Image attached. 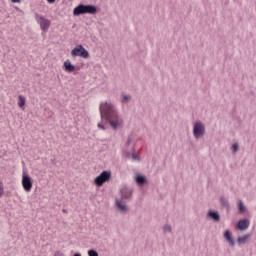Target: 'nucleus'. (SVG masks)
Wrapping results in <instances>:
<instances>
[{
    "label": "nucleus",
    "instance_id": "1",
    "mask_svg": "<svg viewBox=\"0 0 256 256\" xmlns=\"http://www.w3.org/2000/svg\"><path fill=\"white\" fill-rule=\"evenodd\" d=\"M102 121H105L114 131L123 127V117L117 111L113 102L101 103L99 107Z\"/></svg>",
    "mask_w": 256,
    "mask_h": 256
},
{
    "label": "nucleus",
    "instance_id": "2",
    "mask_svg": "<svg viewBox=\"0 0 256 256\" xmlns=\"http://www.w3.org/2000/svg\"><path fill=\"white\" fill-rule=\"evenodd\" d=\"M194 139H203L205 137V124L201 122L200 120L196 121L193 124V130H192Z\"/></svg>",
    "mask_w": 256,
    "mask_h": 256
},
{
    "label": "nucleus",
    "instance_id": "3",
    "mask_svg": "<svg viewBox=\"0 0 256 256\" xmlns=\"http://www.w3.org/2000/svg\"><path fill=\"white\" fill-rule=\"evenodd\" d=\"M110 179H111V172L104 170L100 173V175H98L95 178L94 183L95 185H97V187H103V184L109 183Z\"/></svg>",
    "mask_w": 256,
    "mask_h": 256
},
{
    "label": "nucleus",
    "instance_id": "4",
    "mask_svg": "<svg viewBox=\"0 0 256 256\" xmlns=\"http://www.w3.org/2000/svg\"><path fill=\"white\" fill-rule=\"evenodd\" d=\"M36 23L40 25L41 31H49V27H51V20L44 18L43 15L35 14Z\"/></svg>",
    "mask_w": 256,
    "mask_h": 256
},
{
    "label": "nucleus",
    "instance_id": "5",
    "mask_svg": "<svg viewBox=\"0 0 256 256\" xmlns=\"http://www.w3.org/2000/svg\"><path fill=\"white\" fill-rule=\"evenodd\" d=\"M72 57H82V59H89V51L83 47V45L76 46L71 51Z\"/></svg>",
    "mask_w": 256,
    "mask_h": 256
},
{
    "label": "nucleus",
    "instance_id": "6",
    "mask_svg": "<svg viewBox=\"0 0 256 256\" xmlns=\"http://www.w3.org/2000/svg\"><path fill=\"white\" fill-rule=\"evenodd\" d=\"M22 187L27 192L31 191L33 189V180L31 179V176L24 174L22 177Z\"/></svg>",
    "mask_w": 256,
    "mask_h": 256
},
{
    "label": "nucleus",
    "instance_id": "7",
    "mask_svg": "<svg viewBox=\"0 0 256 256\" xmlns=\"http://www.w3.org/2000/svg\"><path fill=\"white\" fill-rule=\"evenodd\" d=\"M120 195H121L120 199H122L123 201H131V197H133V189L123 187L120 190Z\"/></svg>",
    "mask_w": 256,
    "mask_h": 256
},
{
    "label": "nucleus",
    "instance_id": "8",
    "mask_svg": "<svg viewBox=\"0 0 256 256\" xmlns=\"http://www.w3.org/2000/svg\"><path fill=\"white\" fill-rule=\"evenodd\" d=\"M116 207L120 213H127V211H129V206L123 198H118V200H116Z\"/></svg>",
    "mask_w": 256,
    "mask_h": 256
},
{
    "label": "nucleus",
    "instance_id": "9",
    "mask_svg": "<svg viewBox=\"0 0 256 256\" xmlns=\"http://www.w3.org/2000/svg\"><path fill=\"white\" fill-rule=\"evenodd\" d=\"M207 217H209V219H212V221H214L215 223H219V221H221V214H219V211L217 210L208 211Z\"/></svg>",
    "mask_w": 256,
    "mask_h": 256
},
{
    "label": "nucleus",
    "instance_id": "10",
    "mask_svg": "<svg viewBox=\"0 0 256 256\" xmlns=\"http://www.w3.org/2000/svg\"><path fill=\"white\" fill-rule=\"evenodd\" d=\"M95 15L97 14V6L91 4H84V15Z\"/></svg>",
    "mask_w": 256,
    "mask_h": 256
},
{
    "label": "nucleus",
    "instance_id": "11",
    "mask_svg": "<svg viewBox=\"0 0 256 256\" xmlns=\"http://www.w3.org/2000/svg\"><path fill=\"white\" fill-rule=\"evenodd\" d=\"M249 225H251L249 219H241L238 221L237 227L239 231H247V229H249Z\"/></svg>",
    "mask_w": 256,
    "mask_h": 256
},
{
    "label": "nucleus",
    "instance_id": "12",
    "mask_svg": "<svg viewBox=\"0 0 256 256\" xmlns=\"http://www.w3.org/2000/svg\"><path fill=\"white\" fill-rule=\"evenodd\" d=\"M224 239L227 241L230 247H235V240L233 239V234L231 233V231L226 230L224 232Z\"/></svg>",
    "mask_w": 256,
    "mask_h": 256
},
{
    "label": "nucleus",
    "instance_id": "13",
    "mask_svg": "<svg viewBox=\"0 0 256 256\" xmlns=\"http://www.w3.org/2000/svg\"><path fill=\"white\" fill-rule=\"evenodd\" d=\"M73 15L79 17V15H85V4H79L73 10Z\"/></svg>",
    "mask_w": 256,
    "mask_h": 256
},
{
    "label": "nucleus",
    "instance_id": "14",
    "mask_svg": "<svg viewBox=\"0 0 256 256\" xmlns=\"http://www.w3.org/2000/svg\"><path fill=\"white\" fill-rule=\"evenodd\" d=\"M219 201H220V205L222 207H224L225 209H227V211L231 210V205L229 204V200H227V198H225V196H221L219 198Z\"/></svg>",
    "mask_w": 256,
    "mask_h": 256
},
{
    "label": "nucleus",
    "instance_id": "15",
    "mask_svg": "<svg viewBox=\"0 0 256 256\" xmlns=\"http://www.w3.org/2000/svg\"><path fill=\"white\" fill-rule=\"evenodd\" d=\"M64 69L66 73H73L75 71V65H72L70 60H66L64 62Z\"/></svg>",
    "mask_w": 256,
    "mask_h": 256
},
{
    "label": "nucleus",
    "instance_id": "16",
    "mask_svg": "<svg viewBox=\"0 0 256 256\" xmlns=\"http://www.w3.org/2000/svg\"><path fill=\"white\" fill-rule=\"evenodd\" d=\"M249 234H245L242 237H238L237 238V243L238 245H245V243H247V241L249 240Z\"/></svg>",
    "mask_w": 256,
    "mask_h": 256
},
{
    "label": "nucleus",
    "instance_id": "17",
    "mask_svg": "<svg viewBox=\"0 0 256 256\" xmlns=\"http://www.w3.org/2000/svg\"><path fill=\"white\" fill-rule=\"evenodd\" d=\"M247 211V208L245 207V203H243V200L238 201V212L240 215H243Z\"/></svg>",
    "mask_w": 256,
    "mask_h": 256
},
{
    "label": "nucleus",
    "instance_id": "18",
    "mask_svg": "<svg viewBox=\"0 0 256 256\" xmlns=\"http://www.w3.org/2000/svg\"><path fill=\"white\" fill-rule=\"evenodd\" d=\"M136 183L138 185H145V183H147V177H145L143 175L136 176Z\"/></svg>",
    "mask_w": 256,
    "mask_h": 256
},
{
    "label": "nucleus",
    "instance_id": "19",
    "mask_svg": "<svg viewBox=\"0 0 256 256\" xmlns=\"http://www.w3.org/2000/svg\"><path fill=\"white\" fill-rule=\"evenodd\" d=\"M18 99H19L18 107H20V109H23L25 107V103H26L25 97L23 95H19Z\"/></svg>",
    "mask_w": 256,
    "mask_h": 256
},
{
    "label": "nucleus",
    "instance_id": "20",
    "mask_svg": "<svg viewBox=\"0 0 256 256\" xmlns=\"http://www.w3.org/2000/svg\"><path fill=\"white\" fill-rule=\"evenodd\" d=\"M130 101H131V95L125 94L122 96L121 103H123V105H127V103H129Z\"/></svg>",
    "mask_w": 256,
    "mask_h": 256
},
{
    "label": "nucleus",
    "instance_id": "21",
    "mask_svg": "<svg viewBox=\"0 0 256 256\" xmlns=\"http://www.w3.org/2000/svg\"><path fill=\"white\" fill-rule=\"evenodd\" d=\"M171 231H173V228L171 227V225L165 224L163 226V233H171Z\"/></svg>",
    "mask_w": 256,
    "mask_h": 256
},
{
    "label": "nucleus",
    "instance_id": "22",
    "mask_svg": "<svg viewBox=\"0 0 256 256\" xmlns=\"http://www.w3.org/2000/svg\"><path fill=\"white\" fill-rule=\"evenodd\" d=\"M127 157H132L133 161H139V156H137V154L135 152H133V153L128 152Z\"/></svg>",
    "mask_w": 256,
    "mask_h": 256
},
{
    "label": "nucleus",
    "instance_id": "23",
    "mask_svg": "<svg viewBox=\"0 0 256 256\" xmlns=\"http://www.w3.org/2000/svg\"><path fill=\"white\" fill-rule=\"evenodd\" d=\"M88 256H99V253L95 249L88 250Z\"/></svg>",
    "mask_w": 256,
    "mask_h": 256
},
{
    "label": "nucleus",
    "instance_id": "24",
    "mask_svg": "<svg viewBox=\"0 0 256 256\" xmlns=\"http://www.w3.org/2000/svg\"><path fill=\"white\" fill-rule=\"evenodd\" d=\"M232 151H233V153H237V151H239V144L238 143H234L232 145Z\"/></svg>",
    "mask_w": 256,
    "mask_h": 256
},
{
    "label": "nucleus",
    "instance_id": "25",
    "mask_svg": "<svg viewBox=\"0 0 256 256\" xmlns=\"http://www.w3.org/2000/svg\"><path fill=\"white\" fill-rule=\"evenodd\" d=\"M98 129H101L102 131H105L106 128H105V125L99 123L98 124Z\"/></svg>",
    "mask_w": 256,
    "mask_h": 256
},
{
    "label": "nucleus",
    "instance_id": "26",
    "mask_svg": "<svg viewBox=\"0 0 256 256\" xmlns=\"http://www.w3.org/2000/svg\"><path fill=\"white\" fill-rule=\"evenodd\" d=\"M54 256H65V254H63L61 251H57L55 252Z\"/></svg>",
    "mask_w": 256,
    "mask_h": 256
},
{
    "label": "nucleus",
    "instance_id": "27",
    "mask_svg": "<svg viewBox=\"0 0 256 256\" xmlns=\"http://www.w3.org/2000/svg\"><path fill=\"white\" fill-rule=\"evenodd\" d=\"M131 141H133V137L129 136L127 139V145H131Z\"/></svg>",
    "mask_w": 256,
    "mask_h": 256
},
{
    "label": "nucleus",
    "instance_id": "28",
    "mask_svg": "<svg viewBox=\"0 0 256 256\" xmlns=\"http://www.w3.org/2000/svg\"><path fill=\"white\" fill-rule=\"evenodd\" d=\"M47 3H49V5H53V3H55V0H46Z\"/></svg>",
    "mask_w": 256,
    "mask_h": 256
},
{
    "label": "nucleus",
    "instance_id": "29",
    "mask_svg": "<svg viewBox=\"0 0 256 256\" xmlns=\"http://www.w3.org/2000/svg\"><path fill=\"white\" fill-rule=\"evenodd\" d=\"M12 3H21V0H11Z\"/></svg>",
    "mask_w": 256,
    "mask_h": 256
},
{
    "label": "nucleus",
    "instance_id": "30",
    "mask_svg": "<svg viewBox=\"0 0 256 256\" xmlns=\"http://www.w3.org/2000/svg\"><path fill=\"white\" fill-rule=\"evenodd\" d=\"M1 195H3V188H2V186H0V197H1Z\"/></svg>",
    "mask_w": 256,
    "mask_h": 256
},
{
    "label": "nucleus",
    "instance_id": "31",
    "mask_svg": "<svg viewBox=\"0 0 256 256\" xmlns=\"http://www.w3.org/2000/svg\"><path fill=\"white\" fill-rule=\"evenodd\" d=\"M73 256H81V253H75Z\"/></svg>",
    "mask_w": 256,
    "mask_h": 256
},
{
    "label": "nucleus",
    "instance_id": "32",
    "mask_svg": "<svg viewBox=\"0 0 256 256\" xmlns=\"http://www.w3.org/2000/svg\"><path fill=\"white\" fill-rule=\"evenodd\" d=\"M51 163H55V159H51Z\"/></svg>",
    "mask_w": 256,
    "mask_h": 256
},
{
    "label": "nucleus",
    "instance_id": "33",
    "mask_svg": "<svg viewBox=\"0 0 256 256\" xmlns=\"http://www.w3.org/2000/svg\"><path fill=\"white\" fill-rule=\"evenodd\" d=\"M66 211H65V209H63V213H65Z\"/></svg>",
    "mask_w": 256,
    "mask_h": 256
}]
</instances>
